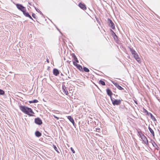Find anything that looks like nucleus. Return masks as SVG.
<instances>
[{
  "mask_svg": "<svg viewBox=\"0 0 160 160\" xmlns=\"http://www.w3.org/2000/svg\"><path fill=\"white\" fill-rule=\"evenodd\" d=\"M35 136L37 137H40L42 135V133L39 131H37L35 132Z\"/></svg>",
  "mask_w": 160,
  "mask_h": 160,
  "instance_id": "15",
  "label": "nucleus"
},
{
  "mask_svg": "<svg viewBox=\"0 0 160 160\" xmlns=\"http://www.w3.org/2000/svg\"><path fill=\"white\" fill-rule=\"evenodd\" d=\"M34 122L36 124L39 125H41L42 123V120L39 118H35L34 120Z\"/></svg>",
  "mask_w": 160,
  "mask_h": 160,
  "instance_id": "6",
  "label": "nucleus"
},
{
  "mask_svg": "<svg viewBox=\"0 0 160 160\" xmlns=\"http://www.w3.org/2000/svg\"><path fill=\"white\" fill-rule=\"evenodd\" d=\"M83 70L84 72H89V69L86 67H84L83 68Z\"/></svg>",
  "mask_w": 160,
  "mask_h": 160,
  "instance_id": "23",
  "label": "nucleus"
},
{
  "mask_svg": "<svg viewBox=\"0 0 160 160\" xmlns=\"http://www.w3.org/2000/svg\"><path fill=\"white\" fill-rule=\"evenodd\" d=\"M152 145L154 147H155V145L157 146V147L158 148V147L156 143L154 141H153V142L152 143Z\"/></svg>",
  "mask_w": 160,
  "mask_h": 160,
  "instance_id": "29",
  "label": "nucleus"
},
{
  "mask_svg": "<svg viewBox=\"0 0 160 160\" xmlns=\"http://www.w3.org/2000/svg\"><path fill=\"white\" fill-rule=\"evenodd\" d=\"M72 122V124H73V126H74V127L75 128V122H74V121H73V122Z\"/></svg>",
  "mask_w": 160,
  "mask_h": 160,
  "instance_id": "34",
  "label": "nucleus"
},
{
  "mask_svg": "<svg viewBox=\"0 0 160 160\" xmlns=\"http://www.w3.org/2000/svg\"><path fill=\"white\" fill-rule=\"evenodd\" d=\"M99 83L102 85L104 86L105 85V83L103 81L101 80H100L99 81Z\"/></svg>",
  "mask_w": 160,
  "mask_h": 160,
  "instance_id": "21",
  "label": "nucleus"
},
{
  "mask_svg": "<svg viewBox=\"0 0 160 160\" xmlns=\"http://www.w3.org/2000/svg\"><path fill=\"white\" fill-rule=\"evenodd\" d=\"M155 147L156 148V149H157V150H158V149L157 148H158L157 147V146H156L155 145Z\"/></svg>",
  "mask_w": 160,
  "mask_h": 160,
  "instance_id": "40",
  "label": "nucleus"
},
{
  "mask_svg": "<svg viewBox=\"0 0 160 160\" xmlns=\"http://www.w3.org/2000/svg\"><path fill=\"white\" fill-rule=\"evenodd\" d=\"M148 129L153 137H154L155 134L153 130L149 127H148Z\"/></svg>",
  "mask_w": 160,
  "mask_h": 160,
  "instance_id": "18",
  "label": "nucleus"
},
{
  "mask_svg": "<svg viewBox=\"0 0 160 160\" xmlns=\"http://www.w3.org/2000/svg\"><path fill=\"white\" fill-rule=\"evenodd\" d=\"M54 117L55 118H56L57 119H59V118L58 117H57L56 116H54Z\"/></svg>",
  "mask_w": 160,
  "mask_h": 160,
  "instance_id": "36",
  "label": "nucleus"
},
{
  "mask_svg": "<svg viewBox=\"0 0 160 160\" xmlns=\"http://www.w3.org/2000/svg\"><path fill=\"white\" fill-rule=\"evenodd\" d=\"M29 16V17H28V18H29L30 19H32V20H33V18H32V17H31L30 15Z\"/></svg>",
  "mask_w": 160,
  "mask_h": 160,
  "instance_id": "35",
  "label": "nucleus"
},
{
  "mask_svg": "<svg viewBox=\"0 0 160 160\" xmlns=\"http://www.w3.org/2000/svg\"><path fill=\"white\" fill-rule=\"evenodd\" d=\"M78 6L81 9L83 10H85L87 9L86 5L84 3L80 2L78 4Z\"/></svg>",
  "mask_w": 160,
  "mask_h": 160,
  "instance_id": "9",
  "label": "nucleus"
},
{
  "mask_svg": "<svg viewBox=\"0 0 160 160\" xmlns=\"http://www.w3.org/2000/svg\"><path fill=\"white\" fill-rule=\"evenodd\" d=\"M111 100L112 101V104L113 105H118L120 104L121 103V101L122 100H117L116 99L114 98H111Z\"/></svg>",
  "mask_w": 160,
  "mask_h": 160,
  "instance_id": "2",
  "label": "nucleus"
},
{
  "mask_svg": "<svg viewBox=\"0 0 160 160\" xmlns=\"http://www.w3.org/2000/svg\"><path fill=\"white\" fill-rule=\"evenodd\" d=\"M68 118L71 122L74 121V119L71 116H68Z\"/></svg>",
  "mask_w": 160,
  "mask_h": 160,
  "instance_id": "22",
  "label": "nucleus"
},
{
  "mask_svg": "<svg viewBox=\"0 0 160 160\" xmlns=\"http://www.w3.org/2000/svg\"><path fill=\"white\" fill-rule=\"evenodd\" d=\"M133 56L135 59L138 62L140 63L141 62L140 59V58L139 56L137 53L133 55Z\"/></svg>",
  "mask_w": 160,
  "mask_h": 160,
  "instance_id": "11",
  "label": "nucleus"
},
{
  "mask_svg": "<svg viewBox=\"0 0 160 160\" xmlns=\"http://www.w3.org/2000/svg\"><path fill=\"white\" fill-rule=\"evenodd\" d=\"M145 141L146 142V139H144V141H143V142H144Z\"/></svg>",
  "mask_w": 160,
  "mask_h": 160,
  "instance_id": "46",
  "label": "nucleus"
},
{
  "mask_svg": "<svg viewBox=\"0 0 160 160\" xmlns=\"http://www.w3.org/2000/svg\"><path fill=\"white\" fill-rule=\"evenodd\" d=\"M149 115L150 116V117L154 121H156L157 120L153 116V115L151 113L149 112Z\"/></svg>",
  "mask_w": 160,
  "mask_h": 160,
  "instance_id": "20",
  "label": "nucleus"
},
{
  "mask_svg": "<svg viewBox=\"0 0 160 160\" xmlns=\"http://www.w3.org/2000/svg\"><path fill=\"white\" fill-rule=\"evenodd\" d=\"M129 48L130 51L131 52V53L132 55H134V54H136L137 53L136 51L133 48H132L129 47Z\"/></svg>",
  "mask_w": 160,
  "mask_h": 160,
  "instance_id": "14",
  "label": "nucleus"
},
{
  "mask_svg": "<svg viewBox=\"0 0 160 160\" xmlns=\"http://www.w3.org/2000/svg\"><path fill=\"white\" fill-rule=\"evenodd\" d=\"M59 70L57 69L54 68L53 70V74L55 76H57L59 74Z\"/></svg>",
  "mask_w": 160,
  "mask_h": 160,
  "instance_id": "13",
  "label": "nucleus"
},
{
  "mask_svg": "<svg viewBox=\"0 0 160 160\" xmlns=\"http://www.w3.org/2000/svg\"><path fill=\"white\" fill-rule=\"evenodd\" d=\"M73 64L79 70L82 71V68L81 65L78 64H77L75 61L73 62Z\"/></svg>",
  "mask_w": 160,
  "mask_h": 160,
  "instance_id": "8",
  "label": "nucleus"
},
{
  "mask_svg": "<svg viewBox=\"0 0 160 160\" xmlns=\"http://www.w3.org/2000/svg\"><path fill=\"white\" fill-rule=\"evenodd\" d=\"M62 89L63 93L66 95H68V91L67 90L66 88L65 85L63 84L62 86Z\"/></svg>",
  "mask_w": 160,
  "mask_h": 160,
  "instance_id": "10",
  "label": "nucleus"
},
{
  "mask_svg": "<svg viewBox=\"0 0 160 160\" xmlns=\"http://www.w3.org/2000/svg\"><path fill=\"white\" fill-rule=\"evenodd\" d=\"M96 129L97 132H99L100 131V129L99 128H96Z\"/></svg>",
  "mask_w": 160,
  "mask_h": 160,
  "instance_id": "33",
  "label": "nucleus"
},
{
  "mask_svg": "<svg viewBox=\"0 0 160 160\" xmlns=\"http://www.w3.org/2000/svg\"><path fill=\"white\" fill-rule=\"evenodd\" d=\"M111 82L119 90H122L124 89L123 88L120 86L118 83L112 80Z\"/></svg>",
  "mask_w": 160,
  "mask_h": 160,
  "instance_id": "7",
  "label": "nucleus"
},
{
  "mask_svg": "<svg viewBox=\"0 0 160 160\" xmlns=\"http://www.w3.org/2000/svg\"><path fill=\"white\" fill-rule=\"evenodd\" d=\"M138 133L139 134L140 137L141 138V139L143 141H144V139H146V141H144V143L146 145L148 144V141L147 138L144 136L143 134L142 133V132L141 131H138Z\"/></svg>",
  "mask_w": 160,
  "mask_h": 160,
  "instance_id": "3",
  "label": "nucleus"
},
{
  "mask_svg": "<svg viewBox=\"0 0 160 160\" xmlns=\"http://www.w3.org/2000/svg\"><path fill=\"white\" fill-rule=\"evenodd\" d=\"M26 10H24L22 12L23 14L26 17H28L30 15L29 13L28 12H26Z\"/></svg>",
  "mask_w": 160,
  "mask_h": 160,
  "instance_id": "19",
  "label": "nucleus"
},
{
  "mask_svg": "<svg viewBox=\"0 0 160 160\" xmlns=\"http://www.w3.org/2000/svg\"><path fill=\"white\" fill-rule=\"evenodd\" d=\"M57 29L58 30H59V29L58 28H57Z\"/></svg>",
  "mask_w": 160,
  "mask_h": 160,
  "instance_id": "48",
  "label": "nucleus"
},
{
  "mask_svg": "<svg viewBox=\"0 0 160 160\" xmlns=\"http://www.w3.org/2000/svg\"><path fill=\"white\" fill-rule=\"evenodd\" d=\"M47 62H49V61H48L47 60Z\"/></svg>",
  "mask_w": 160,
  "mask_h": 160,
  "instance_id": "47",
  "label": "nucleus"
},
{
  "mask_svg": "<svg viewBox=\"0 0 160 160\" xmlns=\"http://www.w3.org/2000/svg\"><path fill=\"white\" fill-rule=\"evenodd\" d=\"M115 37V40H116V39H118V38H116V37Z\"/></svg>",
  "mask_w": 160,
  "mask_h": 160,
  "instance_id": "45",
  "label": "nucleus"
},
{
  "mask_svg": "<svg viewBox=\"0 0 160 160\" xmlns=\"http://www.w3.org/2000/svg\"><path fill=\"white\" fill-rule=\"evenodd\" d=\"M108 26L111 27L112 29H115V26L114 23L109 18L108 19Z\"/></svg>",
  "mask_w": 160,
  "mask_h": 160,
  "instance_id": "4",
  "label": "nucleus"
},
{
  "mask_svg": "<svg viewBox=\"0 0 160 160\" xmlns=\"http://www.w3.org/2000/svg\"><path fill=\"white\" fill-rule=\"evenodd\" d=\"M19 108L20 110L24 113L30 116H34L33 114L29 113V111L30 108L25 106H22V105H20L19 106Z\"/></svg>",
  "mask_w": 160,
  "mask_h": 160,
  "instance_id": "1",
  "label": "nucleus"
},
{
  "mask_svg": "<svg viewBox=\"0 0 160 160\" xmlns=\"http://www.w3.org/2000/svg\"><path fill=\"white\" fill-rule=\"evenodd\" d=\"M143 110L144 111V112L146 113L147 115H149V112L147 110L144 108H143Z\"/></svg>",
  "mask_w": 160,
  "mask_h": 160,
  "instance_id": "27",
  "label": "nucleus"
},
{
  "mask_svg": "<svg viewBox=\"0 0 160 160\" xmlns=\"http://www.w3.org/2000/svg\"><path fill=\"white\" fill-rule=\"evenodd\" d=\"M72 57L73 58V59L76 62H78V59L76 56V55H75L74 53H72Z\"/></svg>",
  "mask_w": 160,
  "mask_h": 160,
  "instance_id": "17",
  "label": "nucleus"
},
{
  "mask_svg": "<svg viewBox=\"0 0 160 160\" xmlns=\"http://www.w3.org/2000/svg\"><path fill=\"white\" fill-rule=\"evenodd\" d=\"M5 93L4 91L2 89H0V95H3Z\"/></svg>",
  "mask_w": 160,
  "mask_h": 160,
  "instance_id": "26",
  "label": "nucleus"
},
{
  "mask_svg": "<svg viewBox=\"0 0 160 160\" xmlns=\"http://www.w3.org/2000/svg\"><path fill=\"white\" fill-rule=\"evenodd\" d=\"M29 103H33V101H32H32H29Z\"/></svg>",
  "mask_w": 160,
  "mask_h": 160,
  "instance_id": "37",
  "label": "nucleus"
},
{
  "mask_svg": "<svg viewBox=\"0 0 160 160\" xmlns=\"http://www.w3.org/2000/svg\"><path fill=\"white\" fill-rule=\"evenodd\" d=\"M110 31L111 32L112 35V36L113 37L114 39H115V37H116L117 38H118V36L116 35V34L111 29H110Z\"/></svg>",
  "mask_w": 160,
  "mask_h": 160,
  "instance_id": "16",
  "label": "nucleus"
},
{
  "mask_svg": "<svg viewBox=\"0 0 160 160\" xmlns=\"http://www.w3.org/2000/svg\"><path fill=\"white\" fill-rule=\"evenodd\" d=\"M70 149L71 150V151L72 152V153H75V151L74 150V149L72 147H71L70 148Z\"/></svg>",
  "mask_w": 160,
  "mask_h": 160,
  "instance_id": "30",
  "label": "nucleus"
},
{
  "mask_svg": "<svg viewBox=\"0 0 160 160\" xmlns=\"http://www.w3.org/2000/svg\"><path fill=\"white\" fill-rule=\"evenodd\" d=\"M17 8L18 9L23 12L24 10H26V8L23 6L22 4H16Z\"/></svg>",
  "mask_w": 160,
  "mask_h": 160,
  "instance_id": "5",
  "label": "nucleus"
},
{
  "mask_svg": "<svg viewBox=\"0 0 160 160\" xmlns=\"http://www.w3.org/2000/svg\"><path fill=\"white\" fill-rule=\"evenodd\" d=\"M113 95H114L115 96V98H116V97L118 96V95H116L115 94H113Z\"/></svg>",
  "mask_w": 160,
  "mask_h": 160,
  "instance_id": "39",
  "label": "nucleus"
},
{
  "mask_svg": "<svg viewBox=\"0 0 160 160\" xmlns=\"http://www.w3.org/2000/svg\"><path fill=\"white\" fill-rule=\"evenodd\" d=\"M32 16L34 18H36V15L34 13H33Z\"/></svg>",
  "mask_w": 160,
  "mask_h": 160,
  "instance_id": "32",
  "label": "nucleus"
},
{
  "mask_svg": "<svg viewBox=\"0 0 160 160\" xmlns=\"http://www.w3.org/2000/svg\"><path fill=\"white\" fill-rule=\"evenodd\" d=\"M33 101V103H36L38 102V101L37 99H34L32 100Z\"/></svg>",
  "mask_w": 160,
  "mask_h": 160,
  "instance_id": "31",
  "label": "nucleus"
},
{
  "mask_svg": "<svg viewBox=\"0 0 160 160\" xmlns=\"http://www.w3.org/2000/svg\"><path fill=\"white\" fill-rule=\"evenodd\" d=\"M68 78H71L70 77H69V76L68 77Z\"/></svg>",
  "mask_w": 160,
  "mask_h": 160,
  "instance_id": "43",
  "label": "nucleus"
},
{
  "mask_svg": "<svg viewBox=\"0 0 160 160\" xmlns=\"http://www.w3.org/2000/svg\"><path fill=\"white\" fill-rule=\"evenodd\" d=\"M134 102L137 104H138V103L137 102V101L135 100H134Z\"/></svg>",
  "mask_w": 160,
  "mask_h": 160,
  "instance_id": "38",
  "label": "nucleus"
},
{
  "mask_svg": "<svg viewBox=\"0 0 160 160\" xmlns=\"http://www.w3.org/2000/svg\"><path fill=\"white\" fill-rule=\"evenodd\" d=\"M29 113H31L32 114H34V112L32 111V109L30 108V109H29Z\"/></svg>",
  "mask_w": 160,
  "mask_h": 160,
  "instance_id": "28",
  "label": "nucleus"
},
{
  "mask_svg": "<svg viewBox=\"0 0 160 160\" xmlns=\"http://www.w3.org/2000/svg\"><path fill=\"white\" fill-rule=\"evenodd\" d=\"M61 75L62 76H63V75L62 74V73H61Z\"/></svg>",
  "mask_w": 160,
  "mask_h": 160,
  "instance_id": "42",
  "label": "nucleus"
},
{
  "mask_svg": "<svg viewBox=\"0 0 160 160\" xmlns=\"http://www.w3.org/2000/svg\"><path fill=\"white\" fill-rule=\"evenodd\" d=\"M35 8L37 12H39L40 14L42 15V12L38 9L37 8L35 7Z\"/></svg>",
  "mask_w": 160,
  "mask_h": 160,
  "instance_id": "25",
  "label": "nucleus"
},
{
  "mask_svg": "<svg viewBox=\"0 0 160 160\" xmlns=\"http://www.w3.org/2000/svg\"><path fill=\"white\" fill-rule=\"evenodd\" d=\"M106 92L107 94L110 97L111 99V98H112V96L113 95V93L109 88H108L106 89Z\"/></svg>",
  "mask_w": 160,
  "mask_h": 160,
  "instance_id": "12",
  "label": "nucleus"
},
{
  "mask_svg": "<svg viewBox=\"0 0 160 160\" xmlns=\"http://www.w3.org/2000/svg\"><path fill=\"white\" fill-rule=\"evenodd\" d=\"M155 147L156 148V149H157V150H158V149L157 148H158L157 147V146H156L155 145Z\"/></svg>",
  "mask_w": 160,
  "mask_h": 160,
  "instance_id": "41",
  "label": "nucleus"
},
{
  "mask_svg": "<svg viewBox=\"0 0 160 160\" xmlns=\"http://www.w3.org/2000/svg\"><path fill=\"white\" fill-rule=\"evenodd\" d=\"M28 4L30 5H31V4L29 3V2H28Z\"/></svg>",
  "mask_w": 160,
  "mask_h": 160,
  "instance_id": "44",
  "label": "nucleus"
},
{
  "mask_svg": "<svg viewBox=\"0 0 160 160\" xmlns=\"http://www.w3.org/2000/svg\"><path fill=\"white\" fill-rule=\"evenodd\" d=\"M53 146L54 149L57 152V153H60V152H59V151L58 150L56 146L55 145H53Z\"/></svg>",
  "mask_w": 160,
  "mask_h": 160,
  "instance_id": "24",
  "label": "nucleus"
}]
</instances>
